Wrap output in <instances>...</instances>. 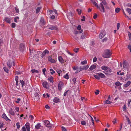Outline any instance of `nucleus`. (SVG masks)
Here are the masks:
<instances>
[{
    "label": "nucleus",
    "instance_id": "1",
    "mask_svg": "<svg viewBox=\"0 0 131 131\" xmlns=\"http://www.w3.org/2000/svg\"><path fill=\"white\" fill-rule=\"evenodd\" d=\"M18 77L17 76H16L15 77V80L16 82V85L17 88L18 89L20 88H22L24 90H27L29 91V88H28L26 87L24 85L25 82L23 80H20L19 83L18 82Z\"/></svg>",
    "mask_w": 131,
    "mask_h": 131
},
{
    "label": "nucleus",
    "instance_id": "2",
    "mask_svg": "<svg viewBox=\"0 0 131 131\" xmlns=\"http://www.w3.org/2000/svg\"><path fill=\"white\" fill-rule=\"evenodd\" d=\"M96 7L98 8H99L100 10L102 12L104 13L105 12L104 8V6L102 3H100L99 5V6L95 2H94L92 3Z\"/></svg>",
    "mask_w": 131,
    "mask_h": 131
},
{
    "label": "nucleus",
    "instance_id": "3",
    "mask_svg": "<svg viewBox=\"0 0 131 131\" xmlns=\"http://www.w3.org/2000/svg\"><path fill=\"white\" fill-rule=\"evenodd\" d=\"M33 97L35 100L38 101L40 99V96L39 94L37 92H35L33 95Z\"/></svg>",
    "mask_w": 131,
    "mask_h": 131
},
{
    "label": "nucleus",
    "instance_id": "4",
    "mask_svg": "<svg viewBox=\"0 0 131 131\" xmlns=\"http://www.w3.org/2000/svg\"><path fill=\"white\" fill-rule=\"evenodd\" d=\"M123 68L124 69V70L128 71L129 70V66L126 61H124L123 63Z\"/></svg>",
    "mask_w": 131,
    "mask_h": 131
},
{
    "label": "nucleus",
    "instance_id": "5",
    "mask_svg": "<svg viewBox=\"0 0 131 131\" xmlns=\"http://www.w3.org/2000/svg\"><path fill=\"white\" fill-rule=\"evenodd\" d=\"M46 27H48V29L51 30H58V28L56 26L49 24Z\"/></svg>",
    "mask_w": 131,
    "mask_h": 131
},
{
    "label": "nucleus",
    "instance_id": "6",
    "mask_svg": "<svg viewBox=\"0 0 131 131\" xmlns=\"http://www.w3.org/2000/svg\"><path fill=\"white\" fill-rule=\"evenodd\" d=\"M89 67V66L88 65L80 66L78 69V71L79 72L81 71L82 70H86Z\"/></svg>",
    "mask_w": 131,
    "mask_h": 131
},
{
    "label": "nucleus",
    "instance_id": "7",
    "mask_svg": "<svg viewBox=\"0 0 131 131\" xmlns=\"http://www.w3.org/2000/svg\"><path fill=\"white\" fill-rule=\"evenodd\" d=\"M44 125L47 127H51L52 125L50 123V122L47 120H45L43 121Z\"/></svg>",
    "mask_w": 131,
    "mask_h": 131
},
{
    "label": "nucleus",
    "instance_id": "8",
    "mask_svg": "<svg viewBox=\"0 0 131 131\" xmlns=\"http://www.w3.org/2000/svg\"><path fill=\"white\" fill-rule=\"evenodd\" d=\"M43 86L44 88H46L47 89H49V84L48 82L46 81L43 82L42 83Z\"/></svg>",
    "mask_w": 131,
    "mask_h": 131
},
{
    "label": "nucleus",
    "instance_id": "9",
    "mask_svg": "<svg viewBox=\"0 0 131 131\" xmlns=\"http://www.w3.org/2000/svg\"><path fill=\"white\" fill-rule=\"evenodd\" d=\"M112 54L111 50L109 49H107V58H110Z\"/></svg>",
    "mask_w": 131,
    "mask_h": 131
},
{
    "label": "nucleus",
    "instance_id": "10",
    "mask_svg": "<svg viewBox=\"0 0 131 131\" xmlns=\"http://www.w3.org/2000/svg\"><path fill=\"white\" fill-rule=\"evenodd\" d=\"M105 35V32L103 30L99 35V37L100 39H102L104 36Z\"/></svg>",
    "mask_w": 131,
    "mask_h": 131
},
{
    "label": "nucleus",
    "instance_id": "11",
    "mask_svg": "<svg viewBox=\"0 0 131 131\" xmlns=\"http://www.w3.org/2000/svg\"><path fill=\"white\" fill-rule=\"evenodd\" d=\"M63 85V83L62 82L60 81L58 84V89L61 91L62 90V87Z\"/></svg>",
    "mask_w": 131,
    "mask_h": 131
},
{
    "label": "nucleus",
    "instance_id": "12",
    "mask_svg": "<svg viewBox=\"0 0 131 131\" xmlns=\"http://www.w3.org/2000/svg\"><path fill=\"white\" fill-rule=\"evenodd\" d=\"M49 53V51L48 50L46 49L42 52L41 54V57L42 58H43L46 54H48Z\"/></svg>",
    "mask_w": 131,
    "mask_h": 131
},
{
    "label": "nucleus",
    "instance_id": "13",
    "mask_svg": "<svg viewBox=\"0 0 131 131\" xmlns=\"http://www.w3.org/2000/svg\"><path fill=\"white\" fill-rule=\"evenodd\" d=\"M25 49L24 45L23 43H21L20 45V50L22 52Z\"/></svg>",
    "mask_w": 131,
    "mask_h": 131
},
{
    "label": "nucleus",
    "instance_id": "14",
    "mask_svg": "<svg viewBox=\"0 0 131 131\" xmlns=\"http://www.w3.org/2000/svg\"><path fill=\"white\" fill-rule=\"evenodd\" d=\"M54 102L56 103H58L60 102L59 99L57 97H55L53 99Z\"/></svg>",
    "mask_w": 131,
    "mask_h": 131
},
{
    "label": "nucleus",
    "instance_id": "15",
    "mask_svg": "<svg viewBox=\"0 0 131 131\" xmlns=\"http://www.w3.org/2000/svg\"><path fill=\"white\" fill-rule=\"evenodd\" d=\"M4 20L6 23L10 24V19L8 17H5L4 19Z\"/></svg>",
    "mask_w": 131,
    "mask_h": 131
},
{
    "label": "nucleus",
    "instance_id": "16",
    "mask_svg": "<svg viewBox=\"0 0 131 131\" xmlns=\"http://www.w3.org/2000/svg\"><path fill=\"white\" fill-rule=\"evenodd\" d=\"M77 29L79 31V33L80 34L82 33L83 32V30L81 29V25H78L77 27Z\"/></svg>",
    "mask_w": 131,
    "mask_h": 131
},
{
    "label": "nucleus",
    "instance_id": "17",
    "mask_svg": "<svg viewBox=\"0 0 131 131\" xmlns=\"http://www.w3.org/2000/svg\"><path fill=\"white\" fill-rule=\"evenodd\" d=\"M25 126L26 127L27 131H30V124L29 123H27L25 125Z\"/></svg>",
    "mask_w": 131,
    "mask_h": 131
},
{
    "label": "nucleus",
    "instance_id": "18",
    "mask_svg": "<svg viewBox=\"0 0 131 131\" xmlns=\"http://www.w3.org/2000/svg\"><path fill=\"white\" fill-rule=\"evenodd\" d=\"M96 68V64H94L92 65L90 68L89 69L91 70H92Z\"/></svg>",
    "mask_w": 131,
    "mask_h": 131
},
{
    "label": "nucleus",
    "instance_id": "19",
    "mask_svg": "<svg viewBox=\"0 0 131 131\" xmlns=\"http://www.w3.org/2000/svg\"><path fill=\"white\" fill-rule=\"evenodd\" d=\"M2 117L6 121H7L8 120H9L5 113H4L2 114Z\"/></svg>",
    "mask_w": 131,
    "mask_h": 131
},
{
    "label": "nucleus",
    "instance_id": "20",
    "mask_svg": "<svg viewBox=\"0 0 131 131\" xmlns=\"http://www.w3.org/2000/svg\"><path fill=\"white\" fill-rule=\"evenodd\" d=\"M40 23L42 24V26H44L45 24V22L44 20V19L43 18H41L40 20Z\"/></svg>",
    "mask_w": 131,
    "mask_h": 131
},
{
    "label": "nucleus",
    "instance_id": "21",
    "mask_svg": "<svg viewBox=\"0 0 131 131\" xmlns=\"http://www.w3.org/2000/svg\"><path fill=\"white\" fill-rule=\"evenodd\" d=\"M48 61L52 63H54L55 62V60L54 59H52L51 57L49 56L48 58Z\"/></svg>",
    "mask_w": 131,
    "mask_h": 131
},
{
    "label": "nucleus",
    "instance_id": "22",
    "mask_svg": "<svg viewBox=\"0 0 131 131\" xmlns=\"http://www.w3.org/2000/svg\"><path fill=\"white\" fill-rule=\"evenodd\" d=\"M58 59L59 62L61 63H63L64 62V60L61 56H59L58 57Z\"/></svg>",
    "mask_w": 131,
    "mask_h": 131
},
{
    "label": "nucleus",
    "instance_id": "23",
    "mask_svg": "<svg viewBox=\"0 0 131 131\" xmlns=\"http://www.w3.org/2000/svg\"><path fill=\"white\" fill-rule=\"evenodd\" d=\"M9 113L13 116H14L15 115V112L13 110L12 108H11L10 110H9Z\"/></svg>",
    "mask_w": 131,
    "mask_h": 131
},
{
    "label": "nucleus",
    "instance_id": "24",
    "mask_svg": "<svg viewBox=\"0 0 131 131\" xmlns=\"http://www.w3.org/2000/svg\"><path fill=\"white\" fill-rule=\"evenodd\" d=\"M7 65L10 68L12 65V61L9 60L7 63Z\"/></svg>",
    "mask_w": 131,
    "mask_h": 131
},
{
    "label": "nucleus",
    "instance_id": "25",
    "mask_svg": "<svg viewBox=\"0 0 131 131\" xmlns=\"http://www.w3.org/2000/svg\"><path fill=\"white\" fill-rule=\"evenodd\" d=\"M130 81H128L127 82L126 84L124 85V86L125 88H127L130 85Z\"/></svg>",
    "mask_w": 131,
    "mask_h": 131
},
{
    "label": "nucleus",
    "instance_id": "26",
    "mask_svg": "<svg viewBox=\"0 0 131 131\" xmlns=\"http://www.w3.org/2000/svg\"><path fill=\"white\" fill-rule=\"evenodd\" d=\"M97 74L101 78H104L105 77V75L104 74L101 73H98Z\"/></svg>",
    "mask_w": 131,
    "mask_h": 131
},
{
    "label": "nucleus",
    "instance_id": "27",
    "mask_svg": "<svg viewBox=\"0 0 131 131\" xmlns=\"http://www.w3.org/2000/svg\"><path fill=\"white\" fill-rule=\"evenodd\" d=\"M111 72V69H110V68L107 67V74H110Z\"/></svg>",
    "mask_w": 131,
    "mask_h": 131
},
{
    "label": "nucleus",
    "instance_id": "28",
    "mask_svg": "<svg viewBox=\"0 0 131 131\" xmlns=\"http://www.w3.org/2000/svg\"><path fill=\"white\" fill-rule=\"evenodd\" d=\"M41 124L40 123H38L35 126V127L37 129H39L41 127Z\"/></svg>",
    "mask_w": 131,
    "mask_h": 131
},
{
    "label": "nucleus",
    "instance_id": "29",
    "mask_svg": "<svg viewBox=\"0 0 131 131\" xmlns=\"http://www.w3.org/2000/svg\"><path fill=\"white\" fill-rule=\"evenodd\" d=\"M53 77L52 76H51L49 77L48 80L50 82L53 83Z\"/></svg>",
    "mask_w": 131,
    "mask_h": 131
},
{
    "label": "nucleus",
    "instance_id": "30",
    "mask_svg": "<svg viewBox=\"0 0 131 131\" xmlns=\"http://www.w3.org/2000/svg\"><path fill=\"white\" fill-rule=\"evenodd\" d=\"M41 7H39L37 8L36 11V14H38L40 11V10L41 9Z\"/></svg>",
    "mask_w": 131,
    "mask_h": 131
},
{
    "label": "nucleus",
    "instance_id": "31",
    "mask_svg": "<svg viewBox=\"0 0 131 131\" xmlns=\"http://www.w3.org/2000/svg\"><path fill=\"white\" fill-rule=\"evenodd\" d=\"M126 10L129 13V15L131 14V9L127 8L126 9Z\"/></svg>",
    "mask_w": 131,
    "mask_h": 131
},
{
    "label": "nucleus",
    "instance_id": "32",
    "mask_svg": "<svg viewBox=\"0 0 131 131\" xmlns=\"http://www.w3.org/2000/svg\"><path fill=\"white\" fill-rule=\"evenodd\" d=\"M31 71L32 73H39V72L38 71L35 69H32Z\"/></svg>",
    "mask_w": 131,
    "mask_h": 131
},
{
    "label": "nucleus",
    "instance_id": "33",
    "mask_svg": "<svg viewBox=\"0 0 131 131\" xmlns=\"http://www.w3.org/2000/svg\"><path fill=\"white\" fill-rule=\"evenodd\" d=\"M120 8H117L115 9V11L116 13H118L120 11Z\"/></svg>",
    "mask_w": 131,
    "mask_h": 131
},
{
    "label": "nucleus",
    "instance_id": "34",
    "mask_svg": "<svg viewBox=\"0 0 131 131\" xmlns=\"http://www.w3.org/2000/svg\"><path fill=\"white\" fill-rule=\"evenodd\" d=\"M85 36L84 34L82 33L81 36L80 38L81 39H83L85 38Z\"/></svg>",
    "mask_w": 131,
    "mask_h": 131
},
{
    "label": "nucleus",
    "instance_id": "35",
    "mask_svg": "<svg viewBox=\"0 0 131 131\" xmlns=\"http://www.w3.org/2000/svg\"><path fill=\"white\" fill-rule=\"evenodd\" d=\"M63 78L67 79H68L69 78V75L67 73L66 74L64 75L63 76Z\"/></svg>",
    "mask_w": 131,
    "mask_h": 131
},
{
    "label": "nucleus",
    "instance_id": "36",
    "mask_svg": "<svg viewBox=\"0 0 131 131\" xmlns=\"http://www.w3.org/2000/svg\"><path fill=\"white\" fill-rule=\"evenodd\" d=\"M124 73V72H121V71H119V72H117V74L118 75H123Z\"/></svg>",
    "mask_w": 131,
    "mask_h": 131
},
{
    "label": "nucleus",
    "instance_id": "37",
    "mask_svg": "<svg viewBox=\"0 0 131 131\" xmlns=\"http://www.w3.org/2000/svg\"><path fill=\"white\" fill-rule=\"evenodd\" d=\"M122 84L119 82H116L115 83V85L117 86H119L121 85Z\"/></svg>",
    "mask_w": 131,
    "mask_h": 131
},
{
    "label": "nucleus",
    "instance_id": "38",
    "mask_svg": "<svg viewBox=\"0 0 131 131\" xmlns=\"http://www.w3.org/2000/svg\"><path fill=\"white\" fill-rule=\"evenodd\" d=\"M50 73L51 74H53L55 72V71L52 69H50Z\"/></svg>",
    "mask_w": 131,
    "mask_h": 131
},
{
    "label": "nucleus",
    "instance_id": "39",
    "mask_svg": "<svg viewBox=\"0 0 131 131\" xmlns=\"http://www.w3.org/2000/svg\"><path fill=\"white\" fill-rule=\"evenodd\" d=\"M102 4L104 5V6H105L106 5V1L105 0H102Z\"/></svg>",
    "mask_w": 131,
    "mask_h": 131
},
{
    "label": "nucleus",
    "instance_id": "40",
    "mask_svg": "<svg viewBox=\"0 0 131 131\" xmlns=\"http://www.w3.org/2000/svg\"><path fill=\"white\" fill-rule=\"evenodd\" d=\"M81 63L83 65L86 64L87 63V61L85 59L84 61L82 62Z\"/></svg>",
    "mask_w": 131,
    "mask_h": 131
},
{
    "label": "nucleus",
    "instance_id": "41",
    "mask_svg": "<svg viewBox=\"0 0 131 131\" xmlns=\"http://www.w3.org/2000/svg\"><path fill=\"white\" fill-rule=\"evenodd\" d=\"M102 56L103 57L105 58H106V51H105L104 53L103 54Z\"/></svg>",
    "mask_w": 131,
    "mask_h": 131
},
{
    "label": "nucleus",
    "instance_id": "42",
    "mask_svg": "<svg viewBox=\"0 0 131 131\" xmlns=\"http://www.w3.org/2000/svg\"><path fill=\"white\" fill-rule=\"evenodd\" d=\"M68 92H70V91H69V90H68L66 91L65 92H64L63 94V95L64 96H66L67 95L68 93Z\"/></svg>",
    "mask_w": 131,
    "mask_h": 131
},
{
    "label": "nucleus",
    "instance_id": "43",
    "mask_svg": "<svg viewBox=\"0 0 131 131\" xmlns=\"http://www.w3.org/2000/svg\"><path fill=\"white\" fill-rule=\"evenodd\" d=\"M77 11L78 13V14L80 15L82 13L81 10L79 9H77Z\"/></svg>",
    "mask_w": 131,
    "mask_h": 131
},
{
    "label": "nucleus",
    "instance_id": "44",
    "mask_svg": "<svg viewBox=\"0 0 131 131\" xmlns=\"http://www.w3.org/2000/svg\"><path fill=\"white\" fill-rule=\"evenodd\" d=\"M94 77L97 79L99 80L100 79V77L98 75H94Z\"/></svg>",
    "mask_w": 131,
    "mask_h": 131
},
{
    "label": "nucleus",
    "instance_id": "45",
    "mask_svg": "<svg viewBox=\"0 0 131 131\" xmlns=\"http://www.w3.org/2000/svg\"><path fill=\"white\" fill-rule=\"evenodd\" d=\"M20 100L21 99L20 98H18L17 99V100L15 101V102L17 103H20Z\"/></svg>",
    "mask_w": 131,
    "mask_h": 131
},
{
    "label": "nucleus",
    "instance_id": "46",
    "mask_svg": "<svg viewBox=\"0 0 131 131\" xmlns=\"http://www.w3.org/2000/svg\"><path fill=\"white\" fill-rule=\"evenodd\" d=\"M53 12V11L52 10H49V12H47L48 14L49 15H50L51 14H52Z\"/></svg>",
    "mask_w": 131,
    "mask_h": 131
},
{
    "label": "nucleus",
    "instance_id": "47",
    "mask_svg": "<svg viewBox=\"0 0 131 131\" xmlns=\"http://www.w3.org/2000/svg\"><path fill=\"white\" fill-rule=\"evenodd\" d=\"M131 102V100L130 99L129 100L128 102V105L129 107H130L131 106V105L130 104V103Z\"/></svg>",
    "mask_w": 131,
    "mask_h": 131
},
{
    "label": "nucleus",
    "instance_id": "48",
    "mask_svg": "<svg viewBox=\"0 0 131 131\" xmlns=\"http://www.w3.org/2000/svg\"><path fill=\"white\" fill-rule=\"evenodd\" d=\"M4 71L6 73H8V69L6 67L4 68Z\"/></svg>",
    "mask_w": 131,
    "mask_h": 131
},
{
    "label": "nucleus",
    "instance_id": "49",
    "mask_svg": "<svg viewBox=\"0 0 131 131\" xmlns=\"http://www.w3.org/2000/svg\"><path fill=\"white\" fill-rule=\"evenodd\" d=\"M16 126L17 128H19L20 127V123L19 122H17L16 123Z\"/></svg>",
    "mask_w": 131,
    "mask_h": 131
},
{
    "label": "nucleus",
    "instance_id": "50",
    "mask_svg": "<svg viewBox=\"0 0 131 131\" xmlns=\"http://www.w3.org/2000/svg\"><path fill=\"white\" fill-rule=\"evenodd\" d=\"M16 26V24L15 23H12L11 25V27H12L13 28H14Z\"/></svg>",
    "mask_w": 131,
    "mask_h": 131
},
{
    "label": "nucleus",
    "instance_id": "51",
    "mask_svg": "<svg viewBox=\"0 0 131 131\" xmlns=\"http://www.w3.org/2000/svg\"><path fill=\"white\" fill-rule=\"evenodd\" d=\"M102 69L104 70H106V67L104 66H103L101 67Z\"/></svg>",
    "mask_w": 131,
    "mask_h": 131
},
{
    "label": "nucleus",
    "instance_id": "52",
    "mask_svg": "<svg viewBox=\"0 0 131 131\" xmlns=\"http://www.w3.org/2000/svg\"><path fill=\"white\" fill-rule=\"evenodd\" d=\"M81 124L83 125H85L86 124V122L85 121H82L81 122Z\"/></svg>",
    "mask_w": 131,
    "mask_h": 131
},
{
    "label": "nucleus",
    "instance_id": "53",
    "mask_svg": "<svg viewBox=\"0 0 131 131\" xmlns=\"http://www.w3.org/2000/svg\"><path fill=\"white\" fill-rule=\"evenodd\" d=\"M15 9L16 10V13H18L19 12V9L16 7H15Z\"/></svg>",
    "mask_w": 131,
    "mask_h": 131
},
{
    "label": "nucleus",
    "instance_id": "54",
    "mask_svg": "<svg viewBox=\"0 0 131 131\" xmlns=\"http://www.w3.org/2000/svg\"><path fill=\"white\" fill-rule=\"evenodd\" d=\"M29 50L30 51V53H31V54L32 55V53H34V52H35V51L34 50H32V51H31V50H30V49H29Z\"/></svg>",
    "mask_w": 131,
    "mask_h": 131
},
{
    "label": "nucleus",
    "instance_id": "55",
    "mask_svg": "<svg viewBox=\"0 0 131 131\" xmlns=\"http://www.w3.org/2000/svg\"><path fill=\"white\" fill-rule=\"evenodd\" d=\"M46 71V69L45 68H44L42 70V72L43 74L45 75H46L45 71Z\"/></svg>",
    "mask_w": 131,
    "mask_h": 131
},
{
    "label": "nucleus",
    "instance_id": "56",
    "mask_svg": "<svg viewBox=\"0 0 131 131\" xmlns=\"http://www.w3.org/2000/svg\"><path fill=\"white\" fill-rule=\"evenodd\" d=\"M79 49V48H78L74 49V51L76 53H77L78 52Z\"/></svg>",
    "mask_w": 131,
    "mask_h": 131
},
{
    "label": "nucleus",
    "instance_id": "57",
    "mask_svg": "<svg viewBox=\"0 0 131 131\" xmlns=\"http://www.w3.org/2000/svg\"><path fill=\"white\" fill-rule=\"evenodd\" d=\"M72 81H73V82L74 84H75L76 82V78H74L72 80Z\"/></svg>",
    "mask_w": 131,
    "mask_h": 131
},
{
    "label": "nucleus",
    "instance_id": "58",
    "mask_svg": "<svg viewBox=\"0 0 131 131\" xmlns=\"http://www.w3.org/2000/svg\"><path fill=\"white\" fill-rule=\"evenodd\" d=\"M97 14L96 13H94V15L93 17V18L94 19H95L96 18H97Z\"/></svg>",
    "mask_w": 131,
    "mask_h": 131
},
{
    "label": "nucleus",
    "instance_id": "59",
    "mask_svg": "<svg viewBox=\"0 0 131 131\" xmlns=\"http://www.w3.org/2000/svg\"><path fill=\"white\" fill-rule=\"evenodd\" d=\"M57 72L59 74V76L60 75V74L62 72V71L61 70H58L57 71Z\"/></svg>",
    "mask_w": 131,
    "mask_h": 131
},
{
    "label": "nucleus",
    "instance_id": "60",
    "mask_svg": "<svg viewBox=\"0 0 131 131\" xmlns=\"http://www.w3.org/2000/svg\"><path fill=\"white\" fill-rule=\"evenodd\" d=\"M29 117L31 119V120H32L34 118V116L31 115H30L29 116Z\"/></svg>",
    "mask_w": 131,
    "mask_h": 131
},
{
    "label": "nucleus",
    "instance_id": "61",
    "mask_svg": "<svg viewBox=\"0 0 131 131\" xmlns=\"http://www.w3.org/2000/svg\"><path fill=\"white\" fill-rule=\"evenodd\" d=\"M128 48L129 49L130 52H131V45H128Z\"/></svg>",
    "mask_w": 131,
    "mask_h": 131
},
{
    "label": "nucleus",
    "instance_id": "62",
    "mask_svg": "<svg viewBox=\"0 0 131 131\" xmlns=\"http://www.w3.org/2000/svg\"><path fill=\"white\" fill-rule=\"evenodd\" d=\"M97 59L96 58V57H94L93 58V62H96L97 61Z\"/></svg>",
    "mask_w": 131,
    "mask_h": 131
},
{
    "label": "nucleus",
    "instance_id": "63",
    "mask_svg": "<svg viewBox=\"0 0 131 131\" xmlns=\"http://www.w3.org/2000/svg\"><path fill=\"white\" fill-rule=\"evenodd\" d=\"M99 92V91L98 90H97L95 92V94L97 95H98Z\"/></svg>",
    "mask_w": 131,
    "mask_h": 131
},
{
    "label": "nucleus",
    "instance_id": "64",
    "mask_svg": "<svg viewBox=\"0 0 131 131\" xmlns=\"http://www.w3.org/2000/svg\"><path fill=\"white\" fill-rule=\"evenodd\" d=\"M19 18L18 17H15L14 18V21L15 22H17V19H18Z\"/></svg>",
    "mask_w": 131,
    "mask_h": 131
}]
</instances>
